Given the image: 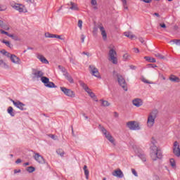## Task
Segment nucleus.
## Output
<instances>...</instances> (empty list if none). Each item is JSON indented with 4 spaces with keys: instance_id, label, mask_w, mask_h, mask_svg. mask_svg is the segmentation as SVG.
I'll return each instance as SVG.
<instances>
[{
    "instance_id": "nucleus-29",
    "label": "nucleus",
    "mask_w": 180,
    "mask_h": 180,
    "mask_svg": "<svg viewBox=\"0 0 180 180\" xmlns=\"http://www.w3.org/2000/svg\"><path fill=\"white\" fill-rule=\"evenodd\" d=\"M65 77L67 78L68 81H69V82H70V84H74V79H72V77L69 75L68 73L65 75Z\"/></svg>"
},
{
    "instance_id": "nucleus-33",
    "label": "nucleus",
    "mask_w": 180,
    "mask_h": 180,
    "mask_svg": "<svg viewBox=\"0 0 180 180\" xmlns=\"http://www.w3.org/2000/svg\"><path fill=\"white\" fill-rule=\"evenodd\" d=\"M2 43L6 44V46H7V47H9V49H12V45H11V42H9V41L3 39Z\"/></svg>"
},
{
    "instance_id": "nucleus-1",
    "label": "nucleus",
    "mask_w": 180,
    "mask_h": 180,
    "mask_svg": "<svg viewBox=\"0 0 180 180\" xmlns=\"http://www.w3.org/2000/svg\"><path fill=\"white\" fill-rule=\"evenodd\" d=\"M155 144H157V141L152 138L150 141V158L153 161H157V160L162 158V153H161V150L158 149Z\"/></svg>"
},
{
    "instance_id": "nucleus-27",
    "label": "nucleus",
    "mask_w": 180,
    "mask_h": 180,
    "mask_svg": "<svg viewBox=\"0 0 180 180\" xmlns=\"http://www.w3.org/2000/svg\"><path fill=\"white\" fill-rule=\"evenodd\" d=\"M100 102H101V106H103L104 108H106L107 106H110V103L108 101L105 100H100Z\"/></svg>"
},
{
    "instance_id": "nucleus-16",
    "label": "nucleus",
    "mask_w": 180,
    "mask_h": 180,
    "mask_svg": "<svg viewBox=\"0 0 180 180\" xmlns=\"http://www.w3.org/2000/svg\"><path fill=\"white\" fill-rule=\"evenodd\" d=\"M113 176H117V178H123V172L120 169H117L112 172Z\"/></svg>"
},
{
    "instance_id": "nucleus-25",
    "label": "nucleus",
    "mask_w": 180,
    "mask_h": 180,
    "mask_svg": "<svg viewBox=\"0 0 180 180\" xmlns=\"http://www.w3.org/2000/svg\"><path fill=\"white\" fill-rule=\"evenodd\" d=\"M70 5H71V6H70V9H72V11H78L79 10L78 5H77V4L71 1Z\"/></svg>"
},
{
    "instance_id": "nucleus-26",
    "label": "nucleus",
    "mask_w": 180,
    "mask_h": 180,
    "mask_svg": "<svg viewBox=\"0 0 180 180\" xmlns=\"http://www.w3.org/2000/svg\"><path fill=\"white\" fill-rule=\"evenodd\" d=\"M144 59L146 60V61H148L149 63H156L157 60H155V58H151L150 56H145L144 57Z\"/></svg>"
},
{
    "instance_id": "nucleus-52",
    "label": "nucleus",
    "mask_w": 180,
    "mask_h": 180,
    "mask_svg": "<svg viewBox=\"0 0 180 180\" xmlns=\"http://www.w3.org/2000/svg\"><path fill=\"white\" fill-rule=\"evenodd\" d=\"M0 53H1V54L5 56L7 53V51L5 49H3V50L0 51Z\"/></svg>"
},
{
    "instance_id": "nucleus-14",
    "label": "nucleus",
    "mask_w": 180,
    "mask_h": 180,
    "mask_svg": "<svg viewBox=\"0 0 180 180\" xmlns=\"http://www.w3.org/2000/svg\"><path fill=\"white\" fill-rule=\"evenodd\" d=\"M34 158L37 161V162H39V164H44L45 162L44 158L43 156L40 155L39 153H35Z\"/></svg>"
},
{
    "instance_id": "nucleus-37",
    "label": "nucleus",
    "mask_w": 180,
    "mask_h": 180,
    "mask_svg": "<svg viewBox=\"0 0 180 180\" xmlns=\"http://www.w3.org/2000/svg\"><path fill=\"white\" fill-rule=\"evenodd\" d=\"M170 43H175L177 46H180V39H172Z\"/></svg>"
},
{
    "instance_id": "nucleus-8",
    "label": "nucleus",
    "mask_w": 180,
    "mask_h": 180,
    "mask_svg": "<svg viewBox=\"0 0 180 180\" xmlns=\"http://www.w3.org/2000/svg\"><path fill=\"white\" fill-rule=\"evenodd\" d=\"M41 82L44 84L46 88H57V86L53 82H50L49 77H41Z\"/></svg>"
},
{
    "instance_id": "nucleus-6",
    "label": "nucleus",
    "mask_w": 180,
    "mask_h": 180,
    "mask_svg": "<svg viewBox=\"0 0 180 180\" xmlns=\"http://www.w3.org/2000/svg\"><path fill=\"white\" fill-rule=\"evenodd\" d=\"M12 8L13 9H15V11H18L20 13H26L27 12V9L26 8V6L23 4H14L11 5Z\"/></svg>"
},
{
    "instance_id": "nucleus-44",
    "label": "nucleus",
    "mask_w": 180,
    "mask_h": 180,
    "mask_svg": "<svg viewBox=\"0 0 180 180\" xmlns=\"http://www.w3.org/2000/svg\"><path fill=\"white\" fill-rule=\"evenodd\" d=\"M0 33H1V34H6V36H8L9 35V32L4 30H0Z\"/></svg>"
},
{
    "instance_id": "nucleus-61",
    "label": "nucleus",
    "mask_w": 180,
    "mask_h": 180,
    "mask_svg": "<svg viewBox=\"0 0 180 180\" xmlns=\"http://www.w3.org/2000/svg\"><path fill=\"white\" fill-rule=\"evenodd\" d=\"M173 29L174 30H178L179 29V27H178V25H174Z\"/></svg>"
},
{
    "instance_id": "nucleus-5",
    "label": "nucleus",
    "mask_w": 180,
    "mask_h": 180,
    "mask_svg": "<svg viewBox=\"0 0 180 180\" xmlns=\"http://www.w3.org/2000/svg\"><path fill=\"white\" fill-rule=\"evenodd\" d=\"M108 61L112 63V64H117V53L113 49H110L108 52Z\"/></svg>"
},
{
    "instance_id": "nucleus-40",
    "label": "nucleus",
    "mask_w": 180,
    "mask_h": 180,
    "mask_svg": "<svg viewBox=\"0 0 180 180\" xmlns=\"http://www.w3.org/2000/svg\"><path fill=\"white\" fill-rule=\"evenodd\" d=\"M122 2L123 4L124 8L129 9V7H127V0H122Z\"/></svg>"
},
{
    "instance_id": "nucleus-2",
    "label": "nucleus",
    "mask_w": 180,
    "mask_h": 180,
    "mask_svg": "<svg viewBox=\"0 0 180 180\" xmlns=\"http://www.w3.org/2000/svg\"><path fill=\"white\" fill-rule=\"evenodd\" d=\"M112 77L114 78H117L119 85H120V86H122V88L124 89V91H127V83H126V80L124 79V77H123V76L119 73H117V72H116V70H114L112 72Z\"/></svg>"
},
{
    "instance_id": "nucleus-11",
    "label": "nucleus",
    "mask_w": 180,
    "mask_h": 180,
    "mask_svg": "<svg viewBox=\"0 0 180 180\" xmlns=\"http://www.w3.org/2000/svg\"><path fill=\"white\" fill-rule=\"evenodd\" d=\"M173 153L176 157H180L179 143L176 141H174L173 145Z\"/></svg>"
},
{
    "instance_id": "nucleus-63",
    "label": "nucleus",
    "mask_w": 180,
    "mask_h": 180,
    "mask_svg": "<svg viewBox=\"0 0 180 180\" xmlns=\"http://www.w3.org/2000/svg\"><path fill=\"white\" fill-rule=\"evenodd\" d=\"M135 53H140V50L138 48H134Z\"/></svg>"
},
{
    "instance_id": "nucleus-41",
    "label": "nucleus",
    "mask_w": 180,
    "mask_h": 180,
    "mask_svg": "<svg viewBox=\"0 0 180 180\" xmlns=\"http://www.w3.org/2000/svg\"><path fill=\"white\" fill-rule=\"evenodd\" d=\"M130 56H129V54L125 53L123 55V60L124 61H127V60H129Z\"/></svg>"
},
{
    "instance_id": "nucleus-12",
    "label": "nucleus",
    "mask_w": 180,
    "mask_h": 180,
    "mask_svg": "<svg viewBox=\"0 0 180 180\" xmlns=\"http://www.w3.org/2000/svg\"><path fill=\"white\" fill-rule=\"evenodd\" d=\"M90 72L92 75L94 77H96V78H101V75L99 74V70L98 68H96L94 65H90L89 66Z\"/></svg>"
},
{
    "instance_id": "nucleus-24",
    "label": "nucleus",
    "mask_w": 180,
    "mask_h": 180,
    "mask_svg": "<svg viewBox=\"0 0 180 180\" xmlns=\"http://www.w3.org/2000/svg\"><path fill=\"white\" fill-rule=\"evenodd\" d=\"M124 36H126V37H128L129 39H131V40H133V39H134V37H136V36H134V34H133L131 32H124Z\"/></svg>"
},
{
    "instance_id": "nucleus-64",
    "label": "nucleus",
    "mask_w": 180,
    "mask_h": 180,
    "mask_svg": "<svg viewBox=\"0 0 180 180\" xmlns=\"http://www.w3.org/2000/svg\"><path fill=\"white\" fill-rule=\"evenodd\" d=\"M139 41H141V43H144V39L143 38H139Z\"/></svg>"
},
{
    "instance_id": "nucleus-62",
    "label": "nucleus",
    "mask_w": 180,
    "mask_h": 180,
    "mask_svg": "<svg viewBox=\"0 0 180 180\" xmlns=\"http://www.w3.org/2000/svg\"><path fill=\"white\" fill-rule=\"evenodd\" d=\"M114 117H119V113H117V112H114Z\"/></svg>"
},
{
    "instance_id": "nucleus-60",
    "label": "nucleus",
    "mask_w": 180,
    "mask_h": 180,
    "mask_svg": "<svg viewBox=\"0 0 180 180\" xmlns=\"http://www.w3.org/2000/svg\"><path fill=\"white\" fill-rule=\"evenodd\" d=\"M20 162H22V160H20V159H18V160L15 161V163H16V164H20Z\"/></svg>"
},
{
    "instance_id": "nucleus-4",
    "label": "nucleus",
    "mask_w": 180,
    "mask_h": 180,
    "mask_svg": "<svg viewBox=\"0 0 180 180\" xmlns=\"http://www.w3.org/2000/svg\"><path fill=\"white\" fill-rule=\"evenodd\" d=\"M98 129L101 130V131H102L103 134H104L105 137L107 139V140H108V141H110V143L113 144V146H116V143H115V138L112 136L110 133H109L104 127H103L101 124H99Z\"/></svg>"
},
{
    "instance_id": "nucleus-21",
    "label": "nucleus",
    "mask_w": 180,
    "mask_h": 180,
    "mask_svg": "<svg viewBox=\"0 0 180 180\" xmlns=\"http://www.w3.org/2000/svg\"><path fill=\"white\" fill-rule=\"evenodd\" d=\"M169 81H171L172 82H180V78L176 77L174 75H171L169 77Z\"/></svg>"
},
{
    "instance_id": "nucleus-56",
    "label": "nucleus",
    "mask_w": 180,
    "mask_h": 180,
    "mask_svg": "<svg viewBox=\"0 0 180 180\" xmlns=\"http://www.w3.org/2000/svg\"><path fill=\"white\" fill-rule=\"evenodd\" d=\"M13 54H11L9 52L7 51V53H6L4 56H6L8 58H11V56H12Z\"/></svg>"
},
{
    "instance_id": "nucleus-49",
    "label": "nucleus",
    "mask_w": 180,
    "mask_h": 180,
    "mask_svg": "<svg viewBox=\"0 0 180 180\" xmlns=\"http://www.w3.org/2000/svg\"><path fill=\"white\" fill-rule=\"evenodd\" d=\"M131 172L135 176H137V172H136V169H131Z\"/></svg>"
},
{
    "instance_id": "nucleus-58",
    "label": "nucleus",
    "mask_w": 180,
    "mask_h": 180,
    "mask_svg": "<svg viewBox=\"0 0 180 180\" xmlns=\"http://www.w3.org/2000/svg\"><path fill=\"white\" fill-rule=\"evenodd\" d=\"M51 34L50 32H46L45 33V37H49L50 38Z\"/></svg>"
},
{
    "instance_id": "nucleus-42",
    "label": "nucleus",
    "mask_w": 180,
    "mask_h": 180,
    "mask_svg": "<svg viewBox=\"0 0 180 180\" xmlns=\"http://www.w3.org/2000/svg\"><path fill=\"white\" fill-rule=\"evenodd\" d=\"M77 26H78V27H79L80 30L82 29V20H78Z\"/></svg>"
},
{
    "instance_id": "nucleus-50",
    "label": "nucleus",
    "mask_w": 180,
    "mask_h": 180,
    "mask_svg": "<svg viewBox=\"0 0 180 180\" xmlns=\"http://www.w3.org/2000/svg\"><path fill=\"white\" fill-rule=\"evenodd\" d=\"M142 2H145V4H151L152 0H141Z\"/></svg>"
},
{
    "instance_id": "nucleus-19",
    "label": "nucleus",
    "mask_w": 180,
    "mask_h": 180,
    "mask_svg": "<svg viewBox=\"0 0 180 180\" xmlns=\"http://www.w3.org/2000/svg\"><path fill=\"white\" fill-rule=\"evenodd\" d=\"M132 103H133V105H134V106H136V108H140V106L143 105V101L140 98L134 99Z\"/></svg>"
},
{
    "instance_id": "nucleus-57",
    "label": "nucleus",
    "mask_w": 180,
    "mask_h": 180,
    "mask_svg": "<svg viewBox=\"0 0 180 180\" xmlns=\"http://www.w3.org/2000/svg\"><path fill=\"white\" fill-rule=\"evenodd\" d=\"M5 26V22H4V21H1V22H0V27H4Z\"/></svg>"
},
{
    "instance_id": "nucleus-31",
    "label": "nucleus",
    "mask_w": 180,
    "mask_h": 180,
    "mask_svg": "<svg viewBox=\"0 0 180 180\" xmlns=\"http://www.w3.org/2000/svg\"><path fill=\"white\" fill-rule=\"evenodd\" d=\"M57 154H58V155H60V157H64V154L65 152L63 149L59 148L56 150Z\"/></svg>"
},
{
    "instance_id": "nucleus-34",
    "label": "nucleus",
    "mask_w": 180,
    "mask_h": 180,
    "mask_svg": "<svg viewBox=\"0 0 180 180\" xmlns=\"http://www.w3.org/2000/svg\"><path fill=\"white\" fill-rule=\"evenodd\" d=\"M0 65H1V67H4V68H8V67L6 63H5V61L1 59H0Z\"/></svg>"
},
{
    "instance_id": "nucleus-22",
    "label": "nucleus",
    "mask_w": 180,
    "mask_h": 180,
    "mask_svg": "<svg viewBox=\"0 0 180 180\" xmlns=\"http://www.w3.org/2000/svg\"><path fill=\"white\" fill-rule=\"evenodd\" d=\"M79 84L86 92L90 89L89 87H88V85H86V84H85L84 82L80 80L79 81Z\"/></svg>"
},
{
    "instance_id": "nucleus-45",
    "label": "nucleus",
    "mask_w": 180,
    "mask_h": 180,
    "mask_svg": "<svg viewBox=\"0 0 180 180\" xmlns=\"http://www.w3.org/2000/svg\"><path fill=\"white\" fill-rule=\"evenodd\" d=\"M91 4L93 6H95L98 5V2L96 1V0H91Z\"/></svg>"
},
{
    "instance_id": "nucleus-9",
    "label": "nucleus",
    "mask_w": 180,
    "mask_h": 180,
    "mask_svg": "<svg viewBox=\"0 0 180 180\" xmlns=\"http://www.w3.org/2000/svg\"><path fill=\"white\" fill-rule=\"evenodd\" d=\"M60 91H62V92H63V94H65L66 96H69L70 98H75V93L70 89H67L65 87H60Z\"/></svg>"
},
{
    "instance_id": "nucleus-20",
    "label": "nucleus",
    "mask_w": 180,
    "mask_h": 180,
    "mask_svg": "<svg viewBox=\"0 0 180 180\" xmlns=\"http://www.w3.org/2000/svg\"><path fill=\"white\" fill-rule=\"evenodd\" d=\"M137 156L141 159V160L143 162H146V161H147V158H146V155L144 154V153L141 150L139 151L137 153Z\"/></svg>"
},
{
    "instance_id": "nucleus-53",
    "label": "nucleus",
    "mask_w": 180,
    "mask_h": 180,
    "mask_svg": "<svg viewBox=\"0 0 180 180\" xmlns=\"http://www.w3.org/2000/svg\"><path fill=\"white\" fill-rule=\"evenodd\" d=\"M2 29H4V30H9L10 28L6 25V24H5V25L2 27Z\"/></svg>"
},
{
    "instance_id": "nucleus-35",
    "label": "nucleus",
    "mask_w": 180,
    "mask_h": 180,
    "mask_svg": "<svg viewBox=\"0 0 180 180\" xmlns=\"http://www.w3.org/2000/svg\"><path fill=\"white\" fill-rule=\"evenodd\" d=\"M155 56H156L160 60H165V56H162L160 53H156V54H155Z\"/></svg>"
},
{
    "instance_id": "nucleus-46",
    "label": "nucleus",
    "mask_w": 180,
    "mask_h": 180,
    "mask_svg": "<svg viewBox=\"0 0 180 180\" xmlns=\"http://www.w3.org/2000/svg\"><path fill=\"white\" fill-rule=\"evenodd\" d=\"M49 137H51L53 140H57V136H56L54 134H49L48 135Z\"/></svg>"
},
{
    "instance_id": "nucleus-3",
    "label": "nucleus",
    "mask_w": 180,
    "mask_h": 180,
    "mask_svg": "<svg viewBox=\"0 0 180 180\" xmlns=\"http://www.w3.org/2000/svg\"><path fill=\"white\" fill-rule=\"evenodd\" d=\"M157 115H158V111L157 110H153L148 116L147 120V126L149 128L153 127L154 126V123H155V119H157Z\"/></svg>"
},
{
    "instance_id": "nucleus-51",
    "label": "nucleus",
    "mask_w": 180,
    "mask_h": 180,
    "mask_svg": "<svg viewBox=\"0 0 180 180\" xmlns=\"http://www.w3.org/2000/svg\"><path fill=\"white\" fill-rule=\"evenodd\" d=\"M58 68H60V70H61V71L63 72H65V68H64L63 66L58 65Z\"/></svg>"
},
{
    "instance_id": "nucleus-48",
    "label": "nucleus",
    "mask_w": 180,
    "mask_h": 180,
    "mask_svg": "<svg viewBox=\"0 0 180 180\" xmlns=\"http://www.w3.org/2000/svg\"><path fill=\"white\" fill-rule=\"evenodd\" d=\"M55 39H60V40H64V38H61V36L55 34Z\"/></svg>"
},
{
    "instance_id": "nucleus-54",
    "label": "nucleus",
    "mask_w": 180,
    "mask_h": 180,
    "mask_svg": "<svg viewBox=\"0 0 180 180\" xmlns=\"http://www.w3.org/2000/svg\"><path fill=\"white\" fill-rule=\"evenodd\" d=\"M81 40H82V43H84L85 40V36L84 34L81 35Z\"/></svg>"
},
{
    "instance_id": "nucleus-36",
    "label": "nucleus",
    "mask_w": 180,
    "mask_h": 180,
    "mask_svg": "<svg viewBox=\"0 0 180 180\" xmlns=\"http://www.w3.org/2000/svg\"><path fill=\"white\" fill-rule=\"evenodd\" d=\"M8 37H11V39H13V40H15V41H18L19 40V38L18 37V36H15L12 34H8Z\"/></svg>"
},
{
    "instance_id": "nucleus-18",
    "label": "nucleus",
    "mask_w": 180,
    "mask_h": 180,
    "mask_svg": "<svg viewBox=\"0 0 180 180\" xmlns=\"http://www.w3.org/2000/svg\"><path fill=\"white\" fill-rule=\"evenodd\" d=\"M37 58L44 64H49V60H47L43 55L40 53H37Z\"/></svg>"
},
{
    "instance_id": "nucleus-10",
    "label": "nucleus",
    "mask_w": 180,
    "mask_h": 180,
    "mask_svg": "<svg viewBox=\"0 0 180 180\" xmlns=\"http://www.w3.org/2000/svg\"><path fill=\"white\" fill-rule=\"evenodd\" d=\"M11 102H13L14 106L18 108V109H20V110H26V108H25L26 105L24 104L23 103L20 102V101H15L13 99H11Z\"/></svg>"
},
{
    "instance_id": "nucleus-17",
    "label": "nucleus",
    "mask_w": 180,
    "mask_h": 180,
    "mask_svg": "<svg viewBox=\"0 0 180 180\" xmlns=\"http://www.w3.org/2000/svg\"><path fill=\"white\" fill-rule=\"evenodd\" d=\"M10 60H11L12 63L14 64H20V58L15 55H11Z\"/></svg>"
},
{
    "instance_id": "nucleus-38",
    "label": "nucleus",
    "mask_w": 180,
    "mask_h": 180,
    "mask_svg": "<svg viewBox=\"0 0 180 180\" xmlns=\"http://www.w3.org/2000/svg\"><path fill=\"white\" fill-rule=\"evenodd\" d=\"M141 80L142 81V82H144V84H153V82H151L147 80V79H146V78H144V77H142V78L141 79Z\"/></svg>"
},
{
    "instance_id": "nucleus-30",
    "label": "nucleus",
    "mask_w": 180,
    "mask_h": 180,
    "mask_svg": "<svg viewBox=\"0 0 180 180\" xmlns=\"http://www.w3.org/2000/svg\"><path fill=\"white\" fill-rule=\"evenodd\" d=\"M7 112L8 113H9V115H11V116L13 117L15 116V112H13V108L12 107H8L7 109Z\"/></svg>"
},
{
    "instance_id": "nucleus-43",
    "label": "nucleus",
    "mask_w": 180,
    "mask_h": 180,
    "mask_svg": "<svg viewBox=\"0 0 180 180\" xmlns=\"http://www.w3.org/2000/svg\"><path fill=\"white\" fill-rule=\"evenodd\" d=\"M170 165H172V167H175L176 166V163H175V160L174 159H170Z\"/></svg>"
},
{
    "instance_id": "nucleus-59",
    "label": "nucleus",
    "mask_w": 180,
    "mask_h": 180,
    "mask_svg": "<svg viewBox=\"0 0 180 180\" xmlns=\"http://www.w3.org/2000/svg\"><path fill=\"white\" fill-rule=\"evenodd\" d=\"M28 4H34V0H27Z\"/></svg>"
},
{
    "instance_id": "nucleus-39",
    "label": "nucleus",
    "mask_w": 180,
    "mask_h": 180,
    "mask_svg": "<svg viewBox=\"0 0 180 180\" xmlns=\"http://www.w3.org/2000/svg\"><path fill=\"white\" fill-rule=\"evenodd\" d=\"M141 80L142 81V82H144V84H153V82H151L147 80V79H146V78H144V77H142V78L141 79Z\"/></svg>"
},
{
    "instance_id": "nucleus-28",
    "label": "nucleus",
    "mask_w": 180,
    "mask_h": 180,
    "mask_svg": "<svg viewBox=\"0 0 180 180\" xmlns=\"http://www.w3.org/2000/svg\"><path fill=\"white\" fill-rule=\"evenodd\" d=\"M86 92L87 94H89V96H91V98H94V101L96 99V96H95V94L92 92V90H91V89L87 90Z\"/></svg>"
},
{
    "instance_id": "nucleus-55",
    "label": "nucleus",
    "mask_w": 180,
    "mask_h": 180,
    "mask_svg": "<svg viewBox=\"0 0 180 180\" xmlns=\"http://www.w3.org/2000/svg\"><path fill=\"white\" fill-rule=\"evenodd\" d=\"M129 68H130L131 70H136V68H137V67H136V66H134V65H129Z\"/></svg>"
},
{
    "instance_id": "nucleus-7",
    "label": "nucleus",
    "mask_w": 180,
    "mask_h": 180,
    "mask_svg": "<svg viewBox=\"0 0 180 180\" xmlns=\"http://www.w3.org/2000/svg\"><path fill=\"white\" fill-rule=\"evenodd\" d=\"M127 127L129 130H140V124L136 121H129L127 122Z\"/></svg>"
},
{
    "instance_id": "nucleus-32",
    "label": "nucleus",
    "mask_w": 180,
    "mask_h": 180,
    "mask_svg": "<svg viewBox=\"0 0 180 180\" xmlns=\"http://www.w3.org/2000/svg\"><path fill=\"white\" fill-rule=\"evenodd\" d=\"M27 172H30V173L34 172V171H36V168H34V167L33 166H30L27 167Z\"/></svg>"
},
{
    "instance_id": "nucleus-15",
    "label": "nucleus",
    "mask_w": 180,
    "mask_h": 180,
    "mask_svg": "<svg viewBox=\"0 0 180 180\" xmlns=\"http://www.w3.org/2000/svg\"><path fill=\"white\" fill-rule=\"evenodd\" d=\"M33 75H34L35 78H41H41L44 77V73L43 72H41V70H34L33 72Z\"/></svg>"
},
{
    "instance_id": "nucleus-23",
    "label": "nucleus",
    "mask_w": 180,
    "mask_h": 180,
    "mask_svg": "<svg viewBox=\"0 0 180 180\" xmlns=\"http://www.w3.org/2000/svg\"><path fill=\"white\" fill-rule=\"evenodd\" d=\"M83 169L84 171L86 179H89V170L88 169V167L86 165H84Z\"/></svg>"
},
{
    "instance_id": "nucleus-13",
    "label": "nucleus",
    "mask_w": 180,
    "mask_h": 180,
    "mask_svg": "<svg viewBox=\"0 0 180 180\" xmlns=\"http://www.w3.org/2000/svg\"><path fill=\"white\" fill-rule=\"evenodd\" d=\"M98 28L100 30V32H101V35L103 40H106L108 39V34H106V30H105L103 25H100L98 26Z\"/></svg>"
},
{
    "instance_id": "nucleus-47",
    "label": "nucleus",
    "mask_w": 180,
    "mask_h": 180,
    "mask_svg": "<svg viewBox=\"0 0 180 180\" xmlns=\"http://www.w3.org/2000/svg\"><path fill=\"white\" fill-rule=\"evenodd\" d=\"M160 27H162V29H167V25L165 23H160Z\"/></svg>"
}]
</instances>
